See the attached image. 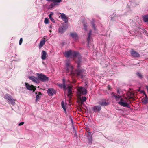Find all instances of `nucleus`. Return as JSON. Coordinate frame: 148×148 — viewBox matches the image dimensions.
Instances as JSON below:
<instances>
[{
	"instance_id": "nucleus-1",
	"label": "nucleus",
	"mask_w": 148,
	"mask_h": 148,
	"mask_svg": "<svg viewBox=\"0 0 148 148\" xmlns=\"http://www.w3.org/2000/svg\"><path fill=\"white\" fill-rule=\"evenodd\" d=\"M113 96L114 97L115 99L117 101L120 98V101H119L118 103V104L123 107H126L128 108H130V106L127 103V99L126 97L124 99L121 98V96L120 95H113Z\"/></svg>"
},
{
	"instance_id": "nucleus-2",
	"label": "nucleus",
	"mask_w": 148,
	"mask_h": 148,
	"mask_svg": "<svg viewBox=\"0 0 148 148\" xmlns=\"http://www.w3.org/2000/svg\"><path fill=\"white\" fill-rule=\"evenodd\" d=\"M65 56L67 57H78L79 59L78 63L81 62V59L80 55L79 52L75 51H72L71 50H69L66 51L64 54Z\"/></svg>"
},
{
	"instance_id": "nucleus-3",
	"label": "nucleus",
	"mask_w": 148,
	"mask_h": 148,
	"mask_svg": "<svg viewBox=\"0 0 148 148\" xmlns=\"http://www.w3.org/2000/svg\"><path fill=\"white\" fill-rule=\"evenodd\" d=\"M65 66L66 67V71L67 73H70V74H73L74 73L73 71V67L70 64V62L68 60L66 61Z\"/></svg>"
},
{
	"instance_id": "nucleus-4",
	"label": "nucleus",
	"mask_w": 148,
	"mask_h": 148,
	"mask_svg": "<svg viewBox=\"0 0 148 148\" xmlns=\"http://www.w3.org/2000/svg\"><path fill=\"white\" fill-rule=\"evenodd\" d=\"M5 98L7 100L8 103L12 105H14L15 103V100L9 94H6L5 96Z\"/></svg>"
},
{
	"instance_id": "nucleus-5",
	"label": "nucleus",
	"mask_w": 148,
	"mask_h": 148,
	"mask_svg": "<svg viewBox=\"0 0 148 148\" xmlns=\"http://www.w3.org/2000/svg\"><path fill=\"white\" fill-rule=\"evenodd\" d=\"M77 93L79 95H85L87 94V91L84 88L82 87H79L77 89Z\"/></svg>"
},
{
	"instance_id": "nucleus-6",
	"label": "nucleus",
	"mask_w": 148,
	"mask_h": 148,
	"mask_svg": "<svg viewBox=\"0 0 148 148\" xmlns=\"http://www.w3.org/2000/svg\"><path fill=\"white\" fill-rule=\"evenodd\" d=\"M37 76L38 79L42 82H45L49 79L48 77L42 73H37Z\"/></svg>"
},
{
	"instance_id": "nucleus-7",
	"label": "nucleus",
	"mask_w": 148,
	"mask_h": 148,
	"mask_svg": "<svg viewBox=\"0 0 148 148\" xmlns=\"http://www.w3.org/2000/svg\"><path fill=\"white\" fill-rule=\"evenodd\" d=\"M92 33V30H90L88 34V36L87 38V40L88 41V47H89V45H90L91 42L93 41L92 38L91 37Z\"/></svg>"
},
{
	"instance_id": "nucleus-8",
	"label": "nucleus",
	"mask_w": 148,
	"mask_h": 148,
	"mask_svg": "<svg viewBox=\"0 0 148 148\" xmlns=\"http://www.w3.org/2000/svg\"><path fill=\"white\" fill-rule=\"evenodd\" d=\"M25 86L26 88L29 90L34 91L36 90V88L33 85H30L28 83H25Z\"/></svg>"
},
{
	"instance_id": "nucleus-9",
	"label": "nucleus",
	"mask_w": 148,
	"mask_h": 148,
	"mask_svg": "<svg viewBox=\"0 0 148 148\" xmlns=\"http://www.w3.org/2000/svg\"><path fill=\"white\" fill-rule=\"evenodd\" d=\"M84 70L82 69H77L75 71V73L78 76H81V78L83 77V75L82 73L84 72Z\"/></svg>"
},
{
	"instance_id": "nucleus-10",
	"label": "nucleus",
	"mask_w": 148,
	"mask_h": 148,
	"mask_svg": "<svg viewBox=\"0 0 148 148\" xmlns=\"http://www.w3.org/2000/svg\"><path fill=\"white\" fill-rule=\"evenodd\" d=\"M47 92L49 96H52L54 94H56V91L55 90L52 88H50L48 89Z\"/></svg>"
},
{
	"instance_id": "nucleus-11",
	"label": "nucleus",
	"mask_w": 148,
	"mask_h": 148,
	"mask_svg": "<svg viewBox=\"0 0 148 148\" xmlns=\"http://www.w3.org/2000/svg\"><path fill=\"white\" fill-rule=\"evenodd\" d=\"M68 26L66 25H63L62 26L59 27V32L60 33H63L67 29Z\"/></svg>"
},
{
	"instance_id": "nucleus-12",
	"label": "nucleus",
	"mask_w": 148,
	"mask_h": 148,
	"mask_svg": "<svg viewBox=\"0 0 148 148\" xmlns=\"http://www.w3.org/2000/svg\"><path fill=\"white\" fill-rule=\"evenodd\" d=\"M60 16L62 19L65 23H67L68 22V18L66 15L64 14L63 13L61 14Z\"/></svg>"
},
{
	"instance_id": "nucleus-13",
	"label": "nucleus",
	"mask_w": 148,
	"mask_h": 148,
	"mask_svg": "<svg viewBox=\"0 0 148 148\" xmlns=\"http://www.w3.org/2000/svg\"><path fill=\"white\" fill-rule=\"evenodd\" d=\"M29 79L32 80L33 82H35L36 83H39V80L37 78L33 76H29Z\"/></svg>"
},
{
	"instance_id": "nucleus-14",
	"label": "nucleus",
	"mask_w": 148,
	"mask_h": 148,
	"mask_svg": "<svg viewBox=\"0 0 148 148\" xmlns=\"http://www.w3.org/2000/svg\"><path fill=\"white\" fill-rule=\"evenodd\" d=\"M130 53L134 57H138L140 56V55L138 53L134 50H132L131 51Z\"/></svg>"
},
{
	"instance_id": "nucleus-15",
	"label": "nucleus",
	"mask_w": 148,
	"mask_h": 148,
	"mask_svg": "<svg viewBox=\"0 0 148 148\" xmlns=\"http://www.w3.org/2000/svg\"><path fill=\"white\" fill-rule=\"evenodd\" d=\"M101 109V107L100 105L96 106L92 108V110L94 112H96L97 111L99 112Z\"/></svg>"
},
{
	"instance_id": "nucleus-16",
	"label": "nucleus",
	"mask_w": 148,
	"mask_h": 148,
	"mask_svg": "<svg viewBox=\"0 0 148 148\" xmlns=\"http://www.w3.org/2000/svg\"><path fill=\"white\" fill-rule=\"evenodd\" d=\"M70 35L74 40H76L78 39V35L76 32L71 33Z\"/></svg>"
},
{
	"instance_id": "nucleus-17",
	"label": "nucleus",
	"mask_w": 148,
	"mask_h": 148,
	"mask_svg": "<svg viewBox=\"0 0 148 148\" xmlns=\"http://www.w3.org/2000/svg\"><path fill=\"white\" fill-rule=\"evenodd\" d=\"M46 55L47 53L44 50H43L42 52L41 57V58L42 60H45L46 59Z\"/></svg>"
},
{
	"instance_id": "nucleus-18",
	"label": "nucleus",
	"mask_w": 148,
	"mask_h": 148,
	"mask_svg": "<svg viewBox=\"0 0 148 148\" xmlns=\"http://www.w3.org/2000/svg\"><path fill=\"white\" fill-rule=\"evenodd\" d=\"M59 86L61 87H63L64 89H66V86L65 85V80L64 79H63V84H60L59 85Z\"/></svg>"
},
{
	"instance_id": "nucleus-19",
	"label": "nucleus",
	"mask_w": 148,
	"mask_h": 148,
	"mask_svg": "<svg viewBox=\"0 0 148 148\" xmlns=\"http://www.w3.org/2000/svg\"><path fill=\"white\" fill-rule=\"evenodd\" d=\"M61 1V0H52L51 2H53V3L52 4V5H58Z\"/></svg>"
},
{
	"instance_id": "nucleus-20",
	"label": "nucleus",
	"mask_w": 148,
	"mask_h": 148,
	"mask_svg": "<svg viewBox=\"0 0 148 148\" xmlns=\"http://www.w3.org/2000/svg\"><path fill=\"white\" fill-rule=\"evenodd\" d=\"M46 42V40L44 38L42 40L40 41L39 44V48L40 49L45 44Z\"/></svg>"
},
{
	"instance_id": "nucleus-21",
	"label": "nucleus",
	"mask_w": 148,
	"mask_h": 148,
	"mask_svg": "<svg viewBox=\"0 0 148 148\" xmlns=\"http://www.w3.org/2000/svg\"><path fill=\"white\" fill-rule=\"evenodd\" d=\"M98 103L100 105L103 106H106L108 105L109 104L108 102H107L106 101H99Z\"/></svg>"
},
{
	"instance_id": "nucleus-22",
	"label": "nucleus",
	"mask_w": 148,
	"mask_h": 148,
	"mask_svg": "<svg viewBox=\"0 0 148 148\" xmlns=\"http://www.w3.org/2000/svg\"><path fill=\"white\" fill-rule=\"evenodd\" d=\"M36 101H37L40 99L41 96L40 95H41V94L40 92H38H38H36Z\"/></svg>"
},
{
	"instance_id": "nucleus-23",
	"label": "nucleus",
	"mask_w": 148,
	"mask_h": 148,
	"mask_svg": "<svg viewBox=\"0 0 148 148\" xmlns=\"http://www.w3.org/2000/svg\"><path fill=\"white\" fill-rule=\"evenodd\" d=\"M144 94L146 96V98L142 101V103L143 104H145L148 102V98L147 97V96L145 92H144Z\"/></svg>"
},
{
	"instance_id": "nucleus-24",
	"label": "nucleus",
	"mask_w": 148,
	"mask_h": 148,
	"mask_svg": "<svg viewBox=\"0 0 148 148\" xmlns=\"http://www.w3.org/2000/svg\"><path fill=\"white\" fill-rule=\"evenodd\" d=\"M143 19L145 22H148V14L144 16L143 17Z\"/></svg>"
},
{
	"instance_id": "nucleus-25",
	"label": "nucleus",
	"mask_w": 148,
	"mask_h": 148,
	"mask_svg": "<svg viewBox=\"0 0 148 148\" xmlns=\"http://www.w3.org/2000/svg\"><path fill=\"white\" fill-rule=\"evenodd\" d=\"M61 106H62V108H63V109H64V110L65 112V113H66V108L65 106V104H64V102H63V101H62L61 102Z\"/></svg>"
},
{
	"instance_id": "nucleus-26",
	"label": "nucleus",
	"mask_w": 148,
	"mask_h": 148,
	"mask_svg": "<svg viewBox=\"0 0 148 148\" xmlns=\"http://www.w3.org/2000/svg\"><path fill=\"white\" fill-rule=\"evenodd\" d=\"M67 87L68 88V92L69 95H70L72 93L71 87L70 86H68Z\"/></svg>"
},
{
	"instance_id": "nucleus-27",
	"label": "nucleus",
	"mask_w": 148,
	"mask_h": 148,
	"mask_svg": "<svg viewBox=\"0 0 148 148\" xmlns=\"http://www.w3.org/2000/svg\"><path fill=\"white\" fill-rule=\"evenodd\" d=\"M82 103H83L86 100V98L85 97H83L80 98Z\"/></svg>"
},
{
	"instance_id": "nucleus-28",
	"label": "nucleus",
	"mask_w": 148,
	"mask_h": 148,
	"mask_svg": "<svg viewBox=\"0 0 148 148\" xmlns=\"http://www.w3.org/2000/svg\"><path fill=\"white\" fill-rule=\"evenodd\" d=\"M49 20L48 18H46L45 19L44 23L46 24H48L49 23Z\"/></svg>"
},
{
	"instance_id": "nucleus-29",
	"label": "nucleus",
	"mask_w": 148,
	"mask_h": 148,
	"mask_svg": "<svg viewBox=\"0 0 148 148\" xmlns=\"http://www.w3.org/2000/svg\"><path fill=\"white\" fill-rule=\"evenodd\" d=\"M88 143L89 144H91L92 142V137H90V138H88Z\"/></svg>"
},
{
	"instance_id": "nucleus-30",
	"label": "nucleus",
	"mask_w": 148,
	"mask_h": 148,
	"mask_svg": "<svg viewBox=\"0 0 148 148\" xmlns=\"http://www.w3.org/2000/svg\"><path fill=\"white\" fill-rule=\"evenodd\" d=\"M49 19L51 20V21L53 23H55V21L54 20V19L53 18V17L52 16H50V17H49Z\"/></svg>"
},
{
	"instance_id": "nucleus-31",
	"label": "nucleus",
	"mask_w": 148,
	"mask_h": 148,
	"mask_svg": "<svg viewBox=\"0 0 148 148\" xmlns=\"http://www.w3.org/2000/svg\"><path fill=\"white\" fill-rule=\"evenodd\" d=\"M137 75L140 78H142V76L140 73L139 72L137 73Z\"/></svg>"
},
{
	"instance_id": "nucleus-32",
	"label": "nucleus",
	"mask_w": 148,
	"mask_h": 148,
	"mask_svg": "<svg viewBox=\"0 0 148 148\" xmlns=\"http://www.w3.org/2000/svg\"><path fill=\"white\" fill-rule=\"evenodd\" d=\"M92 25L93 27V28L94 29V31H96V27L95 26V24L94 23H92Z\"/></svg>"
},
{
	"instance_id": "nucleus-33",
	"label": "nucleus",
	"mask_w": 148,
	"mask_h": 148,
	"mask_svg": "<svg viewBox=\"0 0 148 148\" xmlns=\"http://www.w3.org/2000/svg\"><path fill=\"white\" fill-rule=\"evenodd\" d=\"M121 90L119 88H117V92L119 94H120L121 93Z\"/></svg>"
},
{
	"instance_id": "nucleus-34",
	"label": "nucleus",
	"mask_w": 148,
	"mask_h": 148,
	"mask_svg": "<svg viewBox=\"0 0 148 148\" xmlns=\"http://www.w3.org/2000/svg\"><path fill=\"white\" fill-rule=\"evenodd\" d=\"M22 42H23V39L22 38H21L20 39V40H19V45H21L22 43Z\"/></svg>"
},
{
	"instance_id": "nucleus-35",
	"label": "nucleus",
	"mask_w": 148,
	"mask_h": 148,
	"mask_svg": "<svg viewBox=\"0 0 148 148\" xmlns=\"http://www.w3.org/2000/svg\"><path fill=\"white\" fill-rule=\"evenodd\" d=\"M84 29L86 31L87 30V26L86 25H84Z\"/></svg>"
},
{
	"instance_id": "nucleus-36",
	"label": "nucleus",
	"mask_w": 148,
	"mask_h": 148,
	"mask_svg": "<svg viewBox=\"0 0 148 148\" xmlns=\"http://www.w3.org/2000/svg\"><path fill=\"white\" fill-rule=\"evenodd\" d=\"M24 123V122H21L19 124H18V125L19 126H21V125H23Z\"/></svg>"
},
{
	"instance_id": "nucleus-37",
	"label": "nucleus",
	"mask_w": 148,
	"mask_h": 148,
	"mask_svg": "<svg viewBox=\"0 0 148 148\" xmlns=\"http://www.w3.org/2000/svg\"><path fill=\"white\" fill-rule=\"evenodd\" d=\"M88 135L90 136V137H92V135H91V133L90 132H88Z\"/></svg>"
},
{
	"instance_id": "nucleus-38",
	"label": "nucleus",
	"mask_w": 148,
	"mask_h": 148,
	"mask_svg": "<svg viewBox=\"0 0 148 148\" xmlns=\"http://www.w3.org/2000/svg\"><path fill=\"white\" fill-rule=\"evenodd\" d=\"M53 14V13L52 12H51L50 13V14L49 15V17H50V16H52Z\"/></svg>"
},
{
	"instance_id": "nucleus-39",
	"label": "nucleus",
	"mask_w": 148,
	"mask_h": 148,
	"mask_svg": "<svg viewBox=\"0 0 148 148\" xmlns=\"http://www.w3.org/2000/svg\"><path fill=\"white\" fill-rule=\"evenodd\" d=\"M101 64H102V65L104 67H107V64H105V66H104L103 65V63H101Z\"/></svg>"
},
{
	"instance_id": "nucleus-40",
	"label": "nucleus",
	"mask_w": 148,
	"mask_h": 148,
	"mask_svg": "<svg viewBox=\"0 0 148 148\" xmlns=\"http://www.w3.org/2000/svg\"><path fill=\"white\" fill-rule=\"evenodd\" d=\"M46 0L48 1H49V2H51L52 1V0Z\"/></svg>"
},
{
	"instance_id": "nucleus-41",
	"label": "nucleus",
	"mask_w": 148,
	"mask_h": 148,
	"mask_svg": "<svg viewBox=\"0 0 148 148\" xmlns=\"http://www.w3.org/2000/svg\"><path fill=\"white\" fill-rule=\"evenodd\" d=\"M49 28H51H51H52V26H51V25L49 26Z\"/></svg>"
},
{
	"instance_id": "nucleus-42",
	"label": "nucleus",
	"mask_w": 148,
	"mask_h": 148,
	"mask_svg": "<svg viewBox=\"0 0 148 148\" xmlns=\"http://www.w3.org/2000/svg\"><path fill=\"white\" fill-rule=\"evenodd\" d=\"M147 31H144V33H145L146 34V33H147Z\"/></svg>"
},
{
	"instance_id": "nucleus-43",
	"label": "nucleus",
	"mask_w": 148,
	"mask_h": 148,
	"mask_svg": "<svg viewBox=\"0 0 148 148\" xmlns=\"http://www.w3.org/2000/svg\"><path fill=\"white\" fill-rule=\"evenodd\" d=\"M108 88H109V90H110V86H108Z\"/></svg>"
},
{
	"instance_id": "nucleus-44",
	"label": "nucleus",
	"mask_w": 148,
	"mask_h": 148,
	"mask_svg": "<svg viewBox=\"0 0 148 148\" xmlns=\"http://www.w3.org/2000/svg\"><path fill=\"white\" fill-rule=\"evenodd\" d=\"M49 32L51 33V30H50Z\"/></svg>"
},
{
	"instance_id": "nucleus-45",
	"label": "nucleus",
	"mask_w": 148,
	"mask_h": 148,
	"mask_svg": "<svg viewBox=\"0 0 148 148\" xmlns=\"http://www.w3.org/2000/svg\"><path fill=\"white\" fill-rule=\"evenodd\" d=\"M77 67H79V65H78Z\"/></svg>"
},
{
	"instance_id": "nucleus-46",
	"label": "nucleus",
	"mask_w": 148,
	"mask_h": 148,
	"mask_svg": "<svg viewBox=\"0 0 148 148\" xmlns=\"http://www.w3.org/2000/svg\"><path fill=\"white\" fill-rule=\"evenodd\" d=\"M71 122H73V120H71Z\"/></svg>"
}]
</instances>
